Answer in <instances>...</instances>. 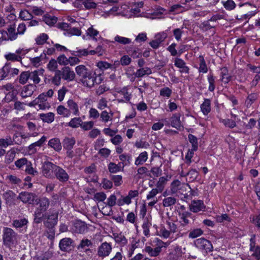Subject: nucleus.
<instances>
[{
	"label": "nucleus",
	"instance_id": "60",
	"mask_svg": "<svg viewBox=\"0 0 260 260\" xmlns=\"http://www.w3.org/2000/svg\"><path fill=\"white\" fill-rule=\"evenodd\" d=\"M208 81L209 84L208 90L213 92L215 88V78L212 74H209L208 75Z\"/></svg>",
	"mask_w": 260,
	"mask_h": 260
},
{
	"label": "nucleus",
	"instance_id": "19",
	"mask_svg": "<svg viewBox=\"0 0 260 260\" xmlns=\"http://www.w3.org/2000/svg\"><path fill=\"white\" fill-rule=\"evenodd\" d=\"M67 107L70 114L73 113L74 115L79 116L80 112L78 104L73 99H69L67 101Z\"/></svg>",
	"mask_w": 260,
	"mask_h": 260
},
{
	"label": "nucleus",
	"instance_id": "14",
	"mask_svg": "<svg viewBox=\"0 0 260 260\" xmlns=\"http://www.w3.org/2000/svg\"><path fill=\"white\" fill-rule=\"evenodd\" d=\"M56 178L61 182H66L69 179V175L66 170L59 166H57L54 173Z\"/></svg>",
	"mask_w": 260,
	"mask_h": 260
},
{
	"label": "nucleus",
	"instance_id": "54",
	"mask_svg": "<svg viewBox=\"0 0 260 260\" xmlns=\"http://www.w3.org/2000/svg\"><path fill=\"white\" fill-rule=\"evenodd\" d=\"M20 18L24 21L30 20L33 18V16L27 10L21 11L19 13Z\"/></svg>",
	"mask_w": 260,
	"mask_h": 260
},
{
	"label": "nucleus",
	"instance_id": "7",
	"mask_svg": "<svg viewBox=\"0 0 260 260\" xmlns=\"http://www.w3.org/2000/svg\"><path fill=\"white\" fill-rule=\"evenodd\" d=\"M112 250V244L107 242H104L98 247L97 255L101 258H104L110 255Z\"/></svg>",
	"mask_w": 260,
	"mask_h": 260
},
{
	"label": "nucleus",
	"instance_id": "32",
	"mask_svg": "<svg viewBox=\"0 0 260 260\" xmlns=\"http://www.w3.org/2000/svg\"><path fill=\"white\" fill-rule=\"evenodd\" d=\"M113 116V113L111 112L108 113L106 110L103 111L100 114V120L104 123H107L108 121H111L112 120Z\"/></svg>",
	"mask_w": 260,
	"mask_h": 260
},
{
	"label": "nucleus",
	"instance_id": "4",
	"mask_svg": "<svg viewBox=\"0 0 260 260\" xmlns=\"http://www.w3.org/2000/svg\"><path fill=\"white\" fill-rule=\"evenodd\" d=\"M17 234L10 228H5L3 231V240L4 244L10 248L17 242Z\"/></svg>",
	"mask_w": 260,
	"mask_h": 260
},
{
	"label": "nucleus",
	"instance_id": "6",
	"mask_svg": "<svg viewBox=\"0 0 260 260\" xmlns=\"http://www.w3.org/2000/svg\"><path fill=\"white\" fill-rule=\"evenodd\" d=\"M58 212L55 210L50 211L47 214H44L47 219L45 221V225L48 229H52L55 226L58 222Z\"/></svg>",
	"mask_w": 260,
	"mask_h": 260
},
{
	"label": "nucleus",
	"instance_id": "16",
	"mask_svg": "<svg viewBox=\"0 0 260 260\" xmlns=\"http://www.w3.org/2000/svg\"><path fill=\"white\" fill-rule=\"evenodd\" d=\"M74 241L70 238H64L60 240L59 243L60 249L62 251H69L73 248Z\"/></svg>",
	"mask_w": 260,
	"mask_h": 260
},
{
	"label": "nucleus",
	"instance_id": "47",
	"mask_svg": "<svg viewBox=\"0 0 260 260\" xmlns=\"http://www.w3.org/2000/svg\"><path fill=\"white\" fill-rule=\"evenodd\" d=\"M10 145H13L12 139L10 136H7L5 139H0V147L6 148Z\"/></svg>",
	"mask_w": 260,
	"mask_h": 260
},
{
	"label": "nucleus",
	"instance_id": "50",
	"mask_svg": "<svg viewBox=\"0 0 260 260\" xmlns=\"http://www.w3.org/2000/svg\"><path fill=\"white\" fill-rule=\"evenodd\" d=\"M30 77V72L29 71H24L22 72L19 78V82L20 83L22 84H24L27 82L28 79H29Z\"/></svg>",
	"mask_w": 260,
	"mask_h": 260
},
{
	"label": "nucleus",
	"instance_id": "10",
	"mask_svg": "<svg viewBox=\"0 0 260 260\" xmlns=\"http://www.w3.org/2000/svg\"><path fill=\"white\" fill-rule=\"evenodd\" d=\"M163 247H166V244L162 241H158L157 246L154 248L150 246H146L144 250L150 256H157L159 254Z\"/></svg>",
	"mask_w": 260,
	"mask_h": 260
},
{
	"label": "nucleus",
	"instance_id": "1",
	"mask_svg": "<svg viewBox=\"0 0 260 260\" xmlns=\"http://www.w3.org/2000/svg\"><path fill=\"white\" fill-rule=\"evenodd\" d=\"M75 71L79 77L83 78V83L86 84L88 87H92L95 84H99L101 82L96 81V74L84 65L77 66Z\"/></svg>",
	"mask_w": 260,
	"mask_h": 260
},
{
	"label": "nucleus",
	"instance_id": "55",
	"mask_svg": "<svg viewBox=\"0 0 260 260\" xmlns=\"http://www.w3.org/2000/svg\"><path fill=\"white\" fill-rule=\"evenodd\" d=\"M188 138L189 142L191 144L193 150H197L198 148V143L197 137L192 134H189Z\"/></svg>",
	"mask_w": 260,
	"mask_h": 260
},
{
	"label": "nucleus",
	"instance_id": "29",
	"mask_svg": "<svg viewBox=\"0 0 260 260\" xmlns=\"http://www.w3.org/2000/svg\"><path fill=\"white\" fill-rule=\"evenodd\" d=\"M181 219V224L184 226L189 223L188 218H191L192 214L188 211H184L182 213L179 214Z\"/></svg>",
	"mask_w": 260,
	"mask_h": 260
},
{
	"label": "nucleus",
	"instance_id": "35",
	"mask_svg": "<svg viewBox=\"0 0 260 260\" xmlns=\"http://www.w3.org/2000/svg\"><path fill=\"white\" fill-rule=\"evenodd\" d=\"M39 116L44 122L48 123L52 122L54 120V114L52 112L40 114Z\"/></svg>",
	"mask_w": 260,
	"mask_h": 260
},
{
	"label": "nucleus",
	"instance_id": "62",
	"mask_svg": "<svg viewBox=\"0 0 260 260\" xmlns=\"http://www.w3.org/2000/svg\"><path fill=\"white\" fill-rule=\"evenodd\" d=\"M24 170L26 173L33 176H35L38 174V172L32 168V164L30 161H28L27 165L25 167Z\"/></svg>",
	"mask_w": 260,
	"mask_h": 260
},
{
	"label": "nucleus",
	"instance_id": "31",
	"mask_svg": "<svg viewBox=\"0 0 260 260\" xmlns=\"http://www.w3.org/2000/svg\"><path fill=\"white\" fill-rule=\"evenodd\" d=\"M76 140L74 138L66 137L64 139L62 144L63 148L67 149H72L75 144Z\"/></svg>",
	"mask_w": 260,
	"mask_h": 260
},
{
	"label": "nucleus",
	"instance_id": "26",
	"mask_svg": "<svg viewBox=\"0 0 260 260\" xmlns=\"http://www.w3.org/2000/svg\"><path fill=\"white\" fill-rule=\"evenodd\" d=\"M28 220L25 218H21L15 219L13 221V226L17 229L26 228Z\"/></svg>",
	"mask_w": 260,
	"mask_h": 260
},
{
	"label": "nucleus",
	"instance_id": "13",
	"mask_svg": "<svg viewBox=\"0 0 260 260\" xmlns=\"http://www.w3.org/2000/svg\"><path fill=\"white\" fill-rule=\"evenodd\" d=\"M60 72L62 79L68 81H71L74 80L76 75L73 71L69 67H63Z\"/></svg>",
	"mask_w": 260,
	"mask_h": 260
},
{
	"label": "nucleus",
	"instance_id": "17",
	"mask_svg": "<svg viewBox=\"0 0 260 260\" xmlns=\"http://www.w3.org/2000/svg\"><path fill=\"white\" fill-rule=\"evenodd\" d=\"M255 235H252L250 239V250L253 252L252 255L255 257L257 260L260 259V247L256 246L255 243Z\"/></svg>",
	"mask_w": 260,
	"mask_h": 260
},
{
	"label": "nucleus",
	"instance_id": "59",
	"mask_svg": "<svg viewBox=\"0 0 260 260\" xmlns=\"http://www.w3.org/2000/svg\"><path fill=\"white\" fill-rule=\"evenodd\" d=\"M151 223L149 221L148 219H145L142 224L143 233L145 236H148L149 235V228L151 226Z\"/></svg>",
	"mask_w": 260,
	"mask_h": 260
},
{
	"label": "nucleus",
	"instance_id": "42",
	"mask_svg": "<svg viewBox=\"0 0 260 260\" xmlns=\"http://www.w3.org/2000/svg\"><path fill=\"white\" fill-rule=\"evenodd\" d=\"M71 54L75 56L82 57L83 56H87L89 54V52L86 49L76 48V50L72 51Z\"/></svg>",
	"mask_w": 260,
	"mask_h": 260
},
{
	"label": "nucleus",
	"instance_id": "11",
	"mask_svg": "<svg viewBox=\"0 0 260 260\" xmlns=\"http://www.w3.org/2000/svg\"><path fill=\"white\" fill-rule=\"evenodd\" d=\"M189 209L193 213H198L200 211H205L206 206L202 200H192L189 205Z\"/></svg>",
	"mask_w": 260,
	"mask_h": 260
},
{
	"label": "nucleus",
	"instance_id": "9",
	"mask_svg": "<svg viewBox=\"0 0 260 260\" xmlns=\"http://www.w3.org/2000/svg\"><path fill=\"white\" fill-rule=\"evenodd\" d=\"M180 116L181 115L180 113H177L173 114L169 120L166 118L163 120L165 123V125H169L170 124L173 127L179 129L182 126L181 122L180 120Z\"/></svg>",
	"mask_w": 260,
	"mask_h": 260
},
{
	"label": "nucleus",
	"instance_id": "21",
	"mask_svg": "<svg viewBox=\"0 0 260 260\" xmlns=\"http://www.w3.org/2000/svg\"><path fill=\"white\" fill-rule=\"evenodd\" d=\"M126 51L133 58H138L142 56L141 50L133 45L127 47Z\"/></svg>",
	"mask_w": 260,
	"mask_h": 260
},
{
	"label": "nucleus",
	"instance_id": "58",
	"mask_svg": "<svg viewBox=\"0 0 260 260\" xmlns=\"http://www.w3.org/2000/svg\"><path fill=\"white\" fill-rule=\"evenodd\" d=\"M204 232L201 229H195L190 231L188 237L190 238H196L203 234Z\"/></svg>",
	"mask_w": 260,
	"mask_h": 260
},
{
	"label": "nucleus",
	"instance_id": "39",
	"mask_svg": "<svg viewBox=\"0 0 260 260\" xmlns=\"http://www.w3.org/2000/svg\"><path fill=\"white\" fill-rule=\"evenodd\" d=\"M119 158L121 160V162H119V163L121 164L122 169H123L125 166H127L130 164L131 157L129 155L126 154H121L119 156Z\"/></svg>",
	"mask_w": 260,
	"mask_h": 260
},
{
	"label": "nucleus",
	"instance_id": "24",
	"mask_svg": "<svg viewBox=\"0 0 260 260\" xmlns=\"http://www.w3.org/2000/svg\"><path fill=\"white\" fill-rule=\"evenodd\" d=\"M48 146L56 151H60L62 149L61 144L58 138H55L50 139L48 144Z\"/></svg>",
	"mask_w": 260,
	"mask_h": 260
},
{
	"label": "nucleus",
	"instance_id": "2",
	"mask_svg": "<svg viewBox=\"0 0 260 260\" xmlns=\"http://www.w3.org/2000/svg\"><path fill=\"white\" fill-rule=\"evenodd\" d=\"M36 205L38 206L34 213V221L37 223L42 222L44 217V213L49 207L50 200L45 197H40L36 200Z\"/></svg>",
	"mask_w": 260,
	"mask_h": 260
},
{
	"label": "nucleus",
	"instance_id": "22",
	"mask_svg": "<svg viewBox=\"0 0 260 260\" xmlns=\"http://www.w3.org/2000/svg\"><path fill=\"white\" fill-rule=\"evenodd\" d=\"M186 186L190 187L188 184L181 183L178 180H174L171 185V190L173 193H176L179 190L183 189Z\"/></svg>",
	"mask_w": 260,
	"mask_h": 260
},
{
	"label": "nucleus",
	"instance_id": "61",
	"mask_svg": "<svg viewBox=\"0 0 260 260\" xmlns=\"http://www.w3.org/2000/svg\"><path fill=\"white\" fill-rule=\"evenodd\" d=\"M98 67L102 70H106L108 69H111L112 70L115 69V67H114V65L105 61L99 62L98 63Z\"/></svg>",
	"mask_w": 260,
	"mask_h": 260
},
{
	"label": "nucleus",
	"instance_id": "53",
	"mask_svg": "<svg viewBox=\"0 0 260 260\" xmlns=\"http://www.w3.org/2000/svg\"><path fill=\"white\" fill-rule=\"evenodd\" d=\"M61 79L62 77L61 76L60 72H59V70H56L55 72L54 76L51 79V82L55 85L58 86L61 84Z\"/></svg>",
	"mask_w": 260,
	"mask_h": 260
},
{
	"label": "nucleus",
	"instance_id": "25",
	"mask_svg": "<svg viewBox=\"0 0 260 260\" xmlns=\"http://www.w3.org/2000/svg\"><path fill=\"white\" fill-rule=\"evenodd\" d=\"M152 74V70L149 67L140 68L134 73L135 77L141 78L145 75H149Z\"/></svg>",
	"mask_w": 260,
	"mask_h": 260
},
{
	"label": "nucleus",
	"instance_id": "43",
	"mask_svg": "<svg viewBox=\"0 0 260 260\" xmlns=\"http://www.w3.org/2000/svg\"><path fill=\"white\" fill-rule=\"evenodd\" d=\"M177 199L172 197H167L163 199L162 205L165 207H171L176 203Z\"/></svg>",
	"mask_w": 260,
	"mask_h": 260
},
{
	"label": "nucleus",
	"instance_id": "3",
	"mask_svg": "<svg viewBox=\"0 0 260 260\" xmlns=\"http://www.w3.org/2000/svg\"><path fill=\"white\" fill-rule=\"evenodd\" d=\"M169 260H189L191 258L195 259L197 257L188 252L186 247L181 246L176 247L173 251L169 254Z\"/></svg>",
	"mask_w": 260,
	"mask_h": 260
},
{
	"label": "nucleus",
	"instance_id": "46",
	"mask_svg": "<svg viewBox=\"0 0 260 260\" xmlns=\"http://www.w3.org/2000/svg\"><path fill=\"white\" fill-rule=\"evenodd\" d=\"M57 20V17L49 15H45L43 17V21L49 25H53Z\"/></svg>",
	"mask_w": 260,
	"mask_h": 260
},
{
	"label": "nucleus",
	"instance_id": "34",
	"mask_svg": "<svg viewBox=\"0 0 260 260\" xmlns=\"http://www.w3.org/2000/svg\"><path fill=\"white\" fill-rule=\"evenodd\" d=\"M199 175V173L196 169H191L186 174L182 175V176H187L189 182H193L197 179Z\"/></svg>",
	"mask_w": 260,
	"mask_h": 260
},
{
	"label": "nucleus",
	"instance_id": "30",
	"mask_svg": "<svg viewBox=\"0 0 260 260\" xmlns=\"http://www.w3.org/2000/svg\"><path fill=\"white\" fill-rule=\"evenodd\" d=\"M15 28V24L10 25L9 26L7 31L8 34V40L14 41L17 38L18 34L17 32H16Z\"/></svg>",
	"mask_w": 260,
	"mask_h": 260
},
{
	"label": "nucleus",
	"instance_id": "23",
	"mask_svg": "<svg viewBox=\"0 0 260 260\" xmlns=\"http://www.w3.org/2000/svg\"><path fill=\"white\" fill-rule=\"evenodd\" d=\"M36 86L32 84L24 86L21 92V95L23 98L31 96L35 90Z\"/></svg>",
	"mask_w": 260,
	"mask_h": 260
},
{
	"label": "nucleus",
	"instance_id": "15",
	"mask_svg": "<svg viewBox=\"0 0 260 260\" xmlns=\"http://www.w3.org/2000/svg\"><path fill=\"white\" fill-rule=\"evenodd\" d=\"M36 197L37 196L34 193L24 191L19 193L18 199L24 203L32 204L35 200L36 201Z\"/></svg>",
	"mask_w": 260,
	"mask_h": 260
},
{
	"label": "nucleus",
	"instance_id": "8",
	"mask_svg": "<svg viewBox=\"0 0 260 260\" xmlns=\"http://www.w3.org/2000/svg\"><path fill=\"white\" fill-rule=\"evenodd\" d=\"M93 245L92 242L87 238H83L80 241L79 244L77 246V249L80 252H84L87 255H89L92 251L90 249Z\"/></svg>",
	"mask_w": 260,
	"mask_h": 260
},
{
	"label": "nucleus",
	"instance_id": "48",
	"mask_svg": "<svg viewBox=\"0 0 260 260\" xmlns=\"http://www.w3.org/2000/svg\"><path fill=\"white\" fill-rule=\"evenodd\" d=\"M64 35L69 37L73 35L79 36L81 35V31L77 27H70L68 31L64 32Z\"/></svg>",
	"mask_w": 260,
	"mask_h": 260
},
{
	"label": "nucleus",
	"instance_id": "33",
	"mask_svg": "<svg viewBox=\"0 0 260 260\" xmlns=\"http://www.w3.org/2000/svg\"><path fill=\"white\" fill-rule=\"evenodd\" d=\"M148 159V153L146 151L141 153L136 159L135 164L136 166L142 165L144 164Z\"/></svg>",
	"mask_w": 260,
	"mask_h": 260
},
{
	"label": "nucleus",
	"instance_id": "38",
	"mask_svg": "<svg viewBox=\"0 0 260 260\" xmlns=\"http://www.w3.org/2000/svg\"><path fill=\"white\" fill-rule=\"evenodd\" d=\"M5 66L7 67V75L9 77H14L15 75H17L19 73V70L12 67V64L10 62H7L5 64Z\"/></svg>",
	"mask_w": 260,
	"mask_h": 260
},
{
	"label": "nucleus",
	"instance_id": "63",
	"mask_svg": "<svg viewBox=\"0 0 260 260\" xmlns=\"http://www.w3.org/2000/svg\"><path fill=\"white\" fill-rule=\"evenodd\" d=\"M107 198L106 194L104 192H96L94 194L93 199L99 202L104 201Z\"/></svg>",
	"mask_w": 260,
	"mask_h": 260
},
{
	"label": "nucleus",
	"instance_id": "57",
	"mask_svg": "<svg viewBox=\"0 0 260 260\" xmlns=\"http://www.w3.org/2000/svg\"><path fill=\"white\" fill-rule=\"evenodd\" d=\"M221 81L224 83H228L231 79V76L228 75V70L226 68L221 69Z\"/></svg>",
	"mask_w": 260,
	"mask_h": 260
},
{
	"label": "nucleus",
	"instance_id": "40",
	"mask_svg": "<svg viewBox=\"0 0 260 260\" xmlns=\"http://www.w3.org/2000/svg\"><path fill=\"white\" fill-rule=\"evenodd\" d=\"M16 151L15 149L12 148L8 151L5 156V162L7 164H10L12 162L15 157Z\"/></svg>",
	"mask_w": 260,
	"mask_h": 260
},
{
	"label": "nucleus",
	"instance_id": "41",
	"mask_svg": "<svg viewBox=\"0 0 260 260\" xmlns=\"http://www.w3.org/2000/svg\"><path fill=\"white\" fill-rule=\"evenodd\" d=\"M258 95L256 93L249 94L245 102V105L247 107H250L252 104L257 99Z\"/></svg>",
	"mask_w": 260,
	"mask_h": 260
},
{
	"label": "nucleus",
	"instance_id": "37",
	"mask_svg": "<svg viewBox=\"0 0 260 260\" xmlns=\"http://www.w3.org/2000/svg\"><path fill=\"white\" fill-rule=\"evenodd\" d=\"M108 169L111 173H116L122 170L121 163L116 164L112 162L109 164Z\"/></svg>",
	"mask_w": 260,
	"mask_h": 260
},
{
	"label": "nucleus",
	"instance_id": "51",
	"mask_svg": "<svg viewBox=\"0 0 260 260\" xmlns=\"http://www.w3.org/2000/svg\"><path fill=\"white\" fill-rule=\"evenodd\" d=\"M200 67L199 72L203 73H206L208 71V68L206 63V61L202 55L199 56Z\"/></svg>",
	"mask_w": 260,
	"mask_h": 260
},
{
	"label": "nucleus",
	"instance_id": "44",
	"mask_svg": "<svg viewBox=\"0 0 260 260\" xmlns=\"http://www.w3.org/2000/svg\"><path fill=\"white\" fill-rule=\"evenodd\" d=\"M56 111L57 114L62 115L64 117H69L71 115L68 109L62 105L58 106L57 108Z\"/></svg>",
	"mask_w": 260,
	"mask_h": 260
},
{
	"label": "nucleus",
	"instance_id": "18",
	"mask_svg": "<svg viewBox=\"0 0 260 260\" xmlns=\"http://www.w3.org/2000/svg\"><path fill=\"white\" fill-rule=\"evenodd\" d=\"M71 231L74 233L84 234L87 231V227L84 222L77 220L73 223Z\"/></svg>",
	"mask_w": 260,
	"mask_h": 260
},
{
	"label": "nucleus",
	"instance_id": "12",
	"mask_svg": "<svg viewBox=\"0 0 260 260\" xmlns=\"http://www.w3.org/2000/svg\"><path fill=\"white\" fill-rule=\"evenodd\" d=\"M57 166L51 162H45L42 167V173L43 176L47 178H51L53 173H54Z\"/></svg>",
	"mask_w": 260,
	"mask_h": 260
},
{
	"label": "nucleus",
	"instance_id": "52",
	"mask_svg": "<svg viewBox=\"0 0 260 260\" xmlns=\"http://www.w3.org/2000/svg\"><path fill=\"white\" fill-rule=\"evenodd\" d=\"M114 240L117 243L120 244L121 246H124L126 244L127 241L124 236L121 234L114 235Z\"/></svg>",
	"mask_w": 260,
	"mask_h": 260
},
{
	"label": "nucleus",
	"instance_id": "49",
	"mask_svg": "<svg viewBox=\"0 0 260 260\" xmlns=\"http://www.w3.org/2000/svg\"><path fill=\"white\" fill-rule=\"evenodd\" d=\"M82 120L80 117H75L72 118L68 123V126L73 127L76 128L81 126Z\"/></svg>",
	"mask_w": 260,
	"mask_h": 260
},
{
	"label": "nucleus",
	"instance_id": "27",
	"mask_svg": "<svg viewBox=\"0 0 260 260\" xmlns=\"http://www.w3.org/2000/svg\"><path fill=\"white\" fill-rule=\"evenodd\" d=\"M43 70H35L33 72H30L29 79L32 80L35 84H38L40 82V76H43Z\"/></svg>",
	"mask_w": 260,
	"mask_h": 260
},
{
	"label": "nucleus",
	"instance_id": "28",
	"mask_svg": "<svg viewBox=\"0 0 260 260\" xmlns=\"http://www.w3.org/2000/svg\"><path fill=\"white\" fill-rule=\"evenodd\" d=\"M201 110L204 115H207L211 111V101L208 99H204L201 105Z\"/></svg>",
	"mask_w": 260,
	"mask_h": 260
},
{
	"label": "nucleus",
	"instance_id": "56",
	"mask_svg": "<svg viewBox=\"0 0 260 260\" xmlns=\"http://www.w3.org/2000/svg\"><path fill=\"white\" fill-rule=\"evenodd\" d=\"M6 180L9 181V183L13 184H19L21 182L20 178H18L16 175H8L6 176Z\"/></svg>",
	"mask_w": 260,
	"mask_h": 260
},
{
	"label": "nucleus",
	"instance_id": "64",
	"mask_svg": "<svg viewBox=\"0 0 260 260\" xmlns=\"http://www.w3.org/2000/svg\"><path fill=\"white\" fill-rule=\"evenodd\" d=\"M110 142L114 145H119L123 141V139L120 135H114L110 140Z\"/></svg>",
	"mask_w": 260,
	"mask_h": 260
},
{
	"label": "nucleus",
	"instance_id": "5",
	"mask_svg": "<svg viewBox=\"0 0 260 260\" xmlns=\"http://www.w3.org/2000/svg\"><path fill=\"white\" fill-rule=\"evenodd\" d=\"M195 246L206 253L213 250V246L211 242L205 238H201L194 241Z\"/></svg>",
	"mask_w": 260,
	"mask_h": 260
},
{
	"label": "nucleus",
	"instance_id": "20",
	"mask_svg": "<svg viewBox=\"0 0 260 260\" xmlns=\"http://www.w3.org/2000/svg\"><path fill=\"white\" fill-rule=\"evenodd\" d=\"M94 0H76L75 6L79 7V5H83L85 9H90L96 7L97 4L93 2Z\"/></svg>",
	"mask_w": 260,
	"mask_h": 260
},
{
	"label": "nucleus",
	"instance_id": "45",
	"mask_svg": "<svg viewBox=\"0 0 260 260\" xmlns=\"http://www.w3.org/2000/svg\"><path fill=\"white\" fill-rule=\"evenodd\" d=\"M168 179L165 177H161L159 178L158 181L156 183V188L159 192H161L164 189L165 185L166 184Z\"/></svg>",
	"mask_w": 260,
	"mask_h": 260
},
{
	"label": "nucleus",
	"instance_id": "36",
	"mask_svg": "<svg viewBox=\"0 0 260 260\" xmlns=\"http://www.w3.org/2000/svg\"><path fill=\"white\" fill-rule=\"evenodd\" d=\"M131 40L128 38L120 36L118 35L116 36L114 38V41L112 43H117L118 44L125 45L129 44L131 43Z\"/></svg>",
	"mask_w": 260,
	"mask_h": 260
}]
</instances>
